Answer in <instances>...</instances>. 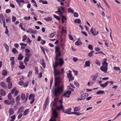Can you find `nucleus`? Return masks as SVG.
<instances>
[{"instance_id": "1", "label": "nucleus", "mask_w": 121, "mask_h": 121, "mask_svg": "<svg viewBox=\"0 0 121 121\" xmlns=\"http://www.w3.org/2000/svg\"><path fill=\"white\" fill-rule=\"evenodd\" d=\"M61 78L59 77L55 78V88L54 89L53 93L54 94L55 96H58L60 95L64 90L63 85L61 84Z\"/></svg>"}, {"instance_id": "2", "label": "nucleus", "mask_w": 121, "mask_h": 121, "mask_svg": "<svg viewBox=\"0 0 121 121\" xmlns=\"http://www.w3.org/2000/svg\"><path fill=\"white\" fill-rule=\"evenodd\" d=\"M55 60V65L53 64V66H54L55 67H57L58 66L62 67L64 64V62L63 60L61 57L59 58H56Z\"/></svg>"}, {"instance_id": "3", "label": "nucleus", "mask_w": 121, "mask_h": 121, "mask_svg": "<svg viewBox=\"0 0 121 121\" xmlns=\"http://www.w3.org/2000/svg\"><path fill=\"white\" fill-rule=\"evenodd\" d=\"M106 60L104 59V62L102 64V65L100 68V70L104 72V73H106L107 72L108 68L107 66L108 64L106 62Z\"/></svg>"}, {"instance_id": "4", "label": "nucleus", "mask_w": 121, "mask_h": 121, "mask_svg": "<svg viewBox=\"0 0 121 121\" xmlns=\"http://www.w3.org/2000/svg\"><path fill=\"white\" fill-rule=\"evenodd\" d=\"M51 109L52 112V117L49 121H56V118L57 117L58 115L56 110V109H53L52 108Z\"/></svg>"}, {"instance_id": "5", "label": "nucleus", "mask_w": 121, "mask_h": 121, "mask_svg": "<svg viewBox=\"0 0 121 121\" xmlns=\"http://www.w3.org/2000/svg\"><path fill=\"white\" fill-rule=\"evenodd\" d=\"M55 52L56 54L55 59L56 58H59L61 55V52L60 51L59 48L57 47H56L55 48Z\"/></svg>"}, {"instance_id": "6", "label": "nucleus", "mask_w": 121, "mask_h": 121, "mask_svg": "<svg viewBox=\"0 0 121 121\" xmlns=\"http://www.w3.org/2000/svg\"><path fill=\"white\" fill-rule=\"evenodd\" d=\"M4 103L5 104L7 105L11 104L12 106L14 105L15 102V101H13V100L9 101L8 100H5L4 101Z\"/></svg>"}, {"instance_id": "7", "label": "nucleus", "mask_w": 121, "mask_h": 121, "mask_svg": "<svg viewBox=\"0 0 121 121\" xmlns=\"http://www.w3.org/2000/svg\"><path fill=\"white\" fill-rule=\"evenodd\" d=\"M26 32L30 33V34H36L37 33V31L36 30H33L31 28H29L28 30L26 31Z\"/></svg>"}, {"instance_id": "8", "label": "nucleus", "mask_w": 121, "mask_h": 121, "mask_svg": "<svg viewBox=\"0 0 121 121\" xmlns=\"http://www.w3.org/2000/svg\"><path fill=\"white\" fill-rule=\"evenodd\" d=\"M90 31L91 33L94 36H96L97 35L99 34V32L97 31L96 32V30L94 29H93V27H92L90 30Z\"/></svg>"}, {"instance_id": "9", "label": "nucleus", "mask_w": 121, "mask_h": 121, "mask_svg": "<svg viewBox=\"0 0 121 121\" xmlns=\"http://www.w3.org/2000/svg\"><path fill=\"white\" fill-rule=\"evenodd\" d=\"M58 7V10L59 11L60 15L63 14L65 12L64 8L62 6H59Z\"/></svg>"}, {"instance_id": "10", "label": "nucleus", "mask_w": 121, "mask_h": 121, "mask_svg": "<svg viewBox=\"0 0 121 121\" xmlns=\"http://www.w3.org/2000/svg\"><path fill=\"white\" fill-rule=\"evenodd\" d=\"M53 67L54 70V75H60L61 74L60 71L59 70H57L56 69V67H55L54 66H53Z\"/></svg>"}, {"instance_id": "11", "label": "nucleus", "mask_w": 121, "mask_h": 121, "mask_svg": "<svg viewBox=\"0 0 121 121\" xmlns=\"http://www.w3.org/2000/svg\"><path fill=\"white\" fill-rule=\"evenodd\" d=\"M60 106H57L56 107V109L58 110L63 109H64L63 108V107L62 105V100L61 99L60 100Z\"/></svg>"}, {"instance_id": "12", "label": "nucleus", "mask_w": 121, "mask_h": 121, "mask_svg": "<svg viewBox=\"0 0 121 121\" xmlns=\"http://www.w3.org/2000/svg\"><path fill=\"white\" fill-rule=\"evenodd\" d=\"M8 99L10 100H13L15 101L14 99L12 97V95L10 93H9L8 95Z\"/></svg>"}, {"instance_id": "13", "label": "nucleus", "mask_w": 121, "mask_h": 121, "mask_svg": "<svg viewBox=\"0 0 121 121\" xmlns=\"http://www.w3.org/2000/svg\"><path fill=\"white\" fill-rule=\"evenodd\" d=\"M68 78H69V81L70 82V81H72L74 79V78L73 77L72 74H69L67 75Z\"/></svg>"}, {"instance_id": "14", "label": "nucleus", "mask_w": 121, "mask_h": 121, "mask_svg": "<svg viewBox=\"0 0 121 121\" xmlns=\"http://www.w3.org/2000/svg\"><path fill=\"white\" fill-rule=\"evenodd\" d=\"M0 94L1 95L4 96L6 94V92L4 90L2 89H1L0 91Z\"/></svg>"}, {"instance_id": "15", "label": "nucleus", "mask_w": 121, "mask_h": 121, "mask_svg": "<svg viewBox=\"0 0 121 121\" xmlns=\"http://www.w3.org/2000/svg\"><path fill=\"white\" fill-rule=\"evenodd\" d=\"M109 82V81H107V82L103 83V84H101L100 85V86L104 88L107 85Z\"/></svg>"}, {"instance_id": "16", "label": "nucleus", "mask_w": 121, "mask_h": 121, "mask_svg": "<svg viewBox=\"0 0 121 121\" xmlns=\"http://www.w3.org/2000/svg\"><path fill=\"white\" fill-rule=\"evenodd\" d=\"M0 85L4 88L5 89L7 87V85L4 82H0Z\"/></svg>"}, {"instance_id": "17", "label": "nucleus", "mask_w": 121, "mask_h": 121, "mask_svg": "<svg viewBox=\"0 0 121 121\" xmlns=\"http://www.w3.org/2000/svg\"><path fill=\"white\" fill-rule=\"evenodd\" d=\"M41 64L42 65L44 68H45V64L44 61V59H42L40 61Z\"/></svg>"}, {"instance_id": "18", "label": "nucleus", "mask_w": 121, "mask_h": 121, "mask_svg": "<svg viewBox=\"0 0 121 121\" xmlns=\"http://www.w3.org/2000/svg\"><path fill=\"white\" fill-rule=\"evenodd\" d=\"M88 94L87 93L83 94L81 95V97L82 98V100H84L86 98V95L88 96Z\"/></svg>"}, {"instance_id": "19", "label": "nucleus", "mask_w": 121, "mask_h": 121, "mask_svg": "<svg viewBox=\"0 0 121 121\" xmlns=\"http://www.w3.org/2000/svg\"><path fill=\"white\" fill-rule=\"evenodd\" d=\"M9 113L10 115H13L14 113V111L12 108H9Z\"/></svg>"}, {"instance_id": "20", "label": "nucleus", "mask_w": 121, "mask_h": 121, "mask_svg": "<svg viewBox=\"0 0 121 121\" xmlns=\"http://www.w3.org/2000/svg\"><path fill=\"white\" fill-rule=\"evenodd\" d=\"M72 110L71 108L67 109L66 110V111L64 112L65 113H66L68 114H70L71 111Z\"/></svg>"}, {"instance_id": "21", "label": "nucleus", "mask_w": 121, "mask_h": 121, "mask_svg": "<svg viewBox=\"0 0 121 121\" xmlns=\"http://www.w3.org/2000/svg\"><path fill=\"white\" fill-rule=\"evenodd\" d=\"M23 56L22 55L21 53H20L18 56V59L20 60H21L23 58Z\"/></svg>"}, {"instance_id": "22", "label": "nucleus", "mask_w": 121, "mask_h": 121, "mask_svg": "<svg viewBox=\"0 0 121 121\" xmlns=\"http://www.w3.org/2000/svg\"><path fill=\"white\" fill-rule=\"evenodd\" d=\"M21 99L22 100H24L26 97V95L24 93H22L21 95Z\"/></svg>"}, {"instance_id": "23", "label": "nucleus", "mask_w": 121, "mask_h": 121, "mask_svg": "<svg viewBox=\"0 0 121 121\" xmlns=\"http://www.w3.org/2000/svg\"><path fill=\"white\" fill-rule=\"evenodd\" d=\"M44 19L47 22H49L52 20V18L51 17H48L47 18L45 17L44 18Z\"/></svg>"}, {"instance_id": "24", "label": "nucleus", "mask_w": 121, "mask_h": 121, "mask_svg": "<svg viewBox=\"0 0 121 121\" xmlns=\"http://www.w3.org/2000/svg\"><path fill=\"white\" fill-rule=\"evenodd\" d=\"M4 45L5 47V48L6 49V52H8L9 51V46L5 43H4Z\"/></svg>"}, {"instance_id": "25", "label": "nucleus", "mask_w": 121, "mask_h": 121, "mask_svg": "<svg viewBox=\"0 0 121 121\" xmlns=\"http://www.w3.org/2000/svg\"><path fill=\"white\" fill-rule=\"evenodd\" d=\"M35 97V96L34 95L30 94L29 95V99L30 100L31 99H34V98Z\"/></svg>"}, {"instance_id": "26", "label": "nucleus", "mask_w": 121, "mask_h": 121, "mask_svg": "<svg viewBox=\"0 0 121 121\" xmlns=\"http://www.w3.org/2000/svg\"><path fill=\"white\" fill-rule=\"evenodd\" d=\"M12 85L13 84L12 82L8 83V89H10L12 87Z\"/></svg>"}, {"instance_id": "27", "label": "nucleus", "mask_w": 121, "mask_h": 121, "mask_svg": "<svg viewBox=\"0 0 121 121\" xmlns=\"http://www.w3.org/2000/svg\"><path fill=\"white\" fill-rule=\"evenodd\" d=\"M75 44L77 45H81L82 44V43L81 41H77L75 42Z\"/></svg>"}, {"instance_id": "28", "label": "nucleus", "mask_w": 121, "mask_h": 121, "mask_svg": "<svg viewBox=\"0 0 121 121\" xmlns=\"http://www.w3.org/2000/svg\"><path fill=\"white\" fill-rule=\"evenodd\" d=\"M29 111V109H26L23 112V116L26 115L28 113Z\"/></svg>"}, {"instance_id": "29", "label": "nucleus", "mask_w": 121, "mask_h": 121, "mask_svg": "<svg viewBox=\"0 0 121 121\" xmlns=\"http://www.w3.org/2000/svg\"><path fill=\"white\" fill-rule=\"evenodd\" d=\"M55 33L54 32L52 33L49 35L48 37L50 38H52L55 36Z\"/></svg>"}, {"instance_id": "30", "label": "nucleus", "mask_w": 121, "mask_h": 121, "mask_svg": "<svg viewBox=\"0 0 121 121\" xmlns=\"http://www.w3.org/2000/svg\"><path fill=\"white\" fill-rule=\"evenodd\" d=\"M95 63L99 66H100L101 65L100 61L97 59L95 61Z\"/></svg>"}, {"instance_id": "31", "label": "nucleus", "mask_w": 121, "mask_h": 121, "mask_svg": "<svg viewBox=\"0 0 121 121\" xmlns=\"http://www.w3.org/2000/svg\"><path fill=\"white\" fill-rule=\"evenodd\" d=\"M90 62L89 61H86L85 62V65L86 67L90 66Z\"/></svg>"}, {"instance_id": "32", "label": "nucleus", "mask_w": 121, "mask_h": 121, "mask_svg": "<svg viewBox=\"0 0 121 121\" xmlns=\"http://www.w3.org/2000/svg\"><path fill=\"white\" fill-rule=\"evenodd\" d=\"M12 51L13 53L15 54H16L17 53V50L15 48H14L13 49Z\"/></svg>"}, {"instance_id": "33", "label": "nucleus", "mask_w": 121, "mask_h": 121, "mask_svg": "<svg viewBox=\"0 0 121 121\" xmlns=\"http://www.w3.org/2000/svg\"><path fill=\"white\" fill-rule=\"evenodd\" d=\"M114 69H115L117 71L119 70V73H121V69L117 67H114Z\"/></svg>"}, {"instance_id": "34", "label": "nucleus", "mask_w": 121, "mask_h": 121, "mask_svg": "<svg viewBox=\"0 0 121 121\" xmlns=\"http://www.w3.org/2000/svg\"><path fill=\"white\" fill-rule=\"evenodd\" d=\"M98 77V75L97 74H96L94 75L92 77V78L93 80H95Z\"/></svg>"}, {"instance_id": "35", "label": "nucleus", "mask_w": 121, "mask_h": 121, "mask_svg": "<svg viewBox=\"0 0 121 121\" xmlns=\"http://www.w3.org/2000/svg\"><path fill=\"white\" fill-rule=\"evenodd\" d=\"M49 98L48 97H47L46 99V101L45 102L44 105H46V106L48 104Z\"/></svg>"}, {"instance_id": "36", "label": "nucleus", "mask_w": 121, "mask_h": 121, "mask_svg": "<svg viewBox=\"0 0 121 121\" xmlns=\"http://www.w3.org/2000/svg\"><path fill=\"white\" fill-rule=\"evenodd\" d=\"M104 91H100L97 92L96 93L97 94H102L104 93Z\"/></svg>"}, {"instance_id": "37", "label": "nucleus", "mask_w": 121, "mask_h": 121, "mask_svg": "<svg viewBox=\"0 0 121 121\" xmlns=\"http://www.w3.org/2000/svg\"><path fill=\"white\" fill-rule=\"evenodd\" d=\"M2 21L3 23V26L4 27H5L6 26V23L5 22V18H4L1 20Z\"/></svg>"}, {"instance_id": "38", "label": "nucleus", "mask_w": 121, "mask_h": 121, "mask_svg": "<svg viewBox=\"0 0 121 121\" xmlns=\"http://www.w3.org/2000/svg\"><path fill=\"white\" fill-rule=\"evenodd\" d=\"M74 22L75 23H79L80 22V20L79 19H77L74 21Z\"/></svg>"}, {"instance_id": "39", "label": "nucleus", "mask_w": 121, "mask_h": 121, "mask_svg": "<svg viewBox=\"0 0 121 121\" xmlns=\"http://www.w3.org/2000/svg\"><path fill=\"white\" fill-rule=\"evenodd\" d=\"M12 120H10V121H13L16 118V116L15 115H14L13 116L11 117Z\"/></svg>"}, {"instance_id": "40", "label": "nucleus", "mask_w": 121, "mask_h": 121, "mask_svg": "<svg viewBox=\"0 0 121 121\" xmlns=\"http://www.w3.org/2000/svg\"><path fill=\"white\" fill-rule=\"evenodd\" d=\"M7 72L6 70H3L2 72V74L3 76L7 74Z\"/></svg>"}, {"instance_id": "41", "label": "nucleus", "mask_w": 121, "mask_h": 121, "mask_svg": "<svg viewBox=\"0 0 121 121\" xmlns=\"http://www.w3.org/2000/svg\"><path fill=\"white\" fill-rule=\"evenodd\" d=\"M19 68L21 69H23L25 68V66L24 65H19Z\"/></svg>"}, {"instance_id": "42", "label": "nucleus", "mask_w": 121, "mask_h": 121, "mask_svg": "<svg viewBox=\"0 0 121 121\" xmlns=\"http://www.w3.org/2000/svg\"><path fill=\"white\" fill-rule=\"evenodd\" d=\"M68 11L69 12L73 13V11L71 8H69L68 9Z\"/></svg>"}, {"instance_id": "43", "label": "nucleus", "mask_w": 121, "mask_h": 121, "mask_svg": "<svg viewBox=\"0 0 121 121\" xmlns=\"http://www.w3.org/2000/svg\"><path fill=\"white\" fill-rule=\"evenodd\" d=\"M53 17L55 18H56L57 20L59 21L60 20V18L59 17L56 15H54Z\"/></svg>"}, {"instance_id": "44", "label": "nucleus", "mask_w": 121, "mask_h": 121, "mask_svg": "<svg viewBox=\"0 0 121 121\" xmlns=\"http://www.w3.org/2000/svg\"><path fill=\"white\" fill-rule=\"evenodd\" d=\"M80 109V108L79 107H76L74 109V111H78Z\"/></svg>"}, {"instance_id": "45", "label": "nucleus", "mask_w": 121, "mask_h": 121, "mask_svg": "<svg viewBox=\"0 0 121 121\" xmlns=\"http://www.w3.org/2000/svg\"><path fill=\"white\" fill-rule=\"evenodd\" d=\"M27 38L26 36V35H24L22 37V41H23L25 40Z\"/></svg>"}, {"instance_id": "46", "label": "nucleus", "mask_w": 121, "mask_h": 121, "mask_svg": "<svg viewBox=\"0 0 121 121\" xmlns=\"http://www.w3.org/2000/svg\"><path fill=\"white\" fill-rule=\"evenodd\" d=\"M6 81L8 83H10V82H12L11 81L10 77H9L7 78Z\"/></svg>"}, {"instance_id": "47", "label": "nucleus", "mask_w": 121, "mask_h": 121, "mask_svg": "<svg viewBox=\"0 0 121 121\" xmlns=\"http://www.w3.org/2000/svg\"><path fill=\"white\" fill-rule=\"evenodd\" d=\"M20 99V95H18L16 98V101L17 102H18L19 101Z\"/></svg>"}, {"instance_id": "48", "label": "nucleus", "mask_w": 121, "mask_h": 121, "mask_svg": "<svg viewBox=\"0 0 121 121\" xmlns=\"http://www.w3.org/2000/svg\"><path fill=\"white\" fill-rule=\"evenodd\" d=\"M22 107H20L18 111V112H22L23 111V110L22 109Z\"/></svg>"}, {"instance_id": "49", "label": "nucleus", "mask_w": 121, "mask_h": 121, "mask_svg": "<svg viewBox=\"0 0 121 121\" xmlns=\"http://www.w3.org/2000/svg\"><path fill=\"white\" fill-rule=\"evenodd\" d=\"M5 27H6V30L4 33L6 34H7L9 32V30L8 29V27L7 26H6Z\"/></svg>"}, {"instance_id": "50", "label": "nucleus", "mask_w": 121, "mask_h": 121, "mask_svg": "<svg viewBox=\"0 0 121 121\" xmlns=\"http://www.w3.org/2000/svg\"><path fill=\"white\" fill-rule=\"evenodd\" d=\"M6 22H9L10 23L11 22L10 17H8L6 19Z\"/></svg>"}, {"instance_id": "51", "label": "nucleus", "mask_w": 121, "mask_h": 121, "mask_svg": "<svg viewBox=\"0 0 121 121\" xmlns=\"http://www.w3.org/2000/svg\"><path fill=\"white\" fill-rule=\"evenodd\" d=\"M88 48L90 50H92L93 49L92 46L91 45H89L88 46Z\"/></svg>"}, {"instance_id": "52", "label": "nucleus", "mask_w": 121, "mask_h": 121, "mask_svg": "<svg viewBox=\"0 0 121 121\" xmlns=\"http://www.w3.org/2000/svg\"><path fill=\"white\" fill-rule=\"evenodd\" d=\"M63 96H65V97H69L70 96L66 92H65L63 95Z\"/></svg>"}, {"instance_id": "53", "label": "nucleus", "mask_w": 121, "mask_h": 121, "mask_svg": "<svg viewBox=\"0 0 121 121\" xmlns=\"http://www.w3.org/2000/svg\"><path fill=\"white\" fill-rule=\"evenodd\" d=\"M32 71L31 70H30L28 74L27 75L28 77H30V76L31 75Z\"/></svg>"}, {"instance_id": "54", "label": "nucleus", "mask_w": 121, "mask_h": 121, "mask_svg": "<svg viewBox=\"0 0 121 121\" xmlns=\"http://www.w3.org/2000/svg\"><path fill=\"white\" fill-rule=\"evenodd\" d=\"M60 16L61 17H62V19H62L63 20H66V18L64 16H63V14H62L61 15H60Z\"/></svg>"}, {"instance_id": "55", "label": "nucleus", "mask_w": 121, "mask_h": 121, "mask_svg": "<svg viewBox=\"0 0 121 121\" xmlns=\"http://www.w3.org/2000/svg\"><path fill=\"white\" fill-rule=\"evenodd\" d=\"M35 73L37 74L38 73V69L37 67H35Z\"/></svg>"}, {"instance_id": "56", "label": "nucleus", "mask_w": 121, "mask_h": 121, "mask_svg": "<svg viewBox=\"0 0 121 121\" xmlns=\"http://www.w3.org/2000/svg\"><path fill=\"white\" fill-rule=\"evenodd\" d=\"M24 19L27 20H30V17L29 16L28 17H24Z\"/></svg>"}, {"instance_id": "57", "label": "nucleus", "mask_w": 121, "mask_h": 121, "mask_svg": "<svg viewBox=\"0 0 121 121\" xmlns=\"http://www.w3.org/2000/svg\"><path fill=\"white\" fill-rule=\"evenodd\" d=\"M40 43L44 45L45 44L46 41L43 40L42 39L41 40V41Z\"/></svg>"}, {"instance_id": "58", "label": "nucleus", "mask_w": 121, "mask_h": 121, "mask_svg": "<svg viewBox=\"0 0 121 121\" xmlns=\"http://www.w3.org/2000/svg\"><path fill=\"white\" fill-rule=\"evenodd\" d=\"M16 18L14 16L12 17V21L13 22H14L16 20Z\"/></svg>"}, {"instance_id": "59", "label": "nucleus", "mask_w": 121, "mask_h": 121, "mask_svg": "<svg viewBox=\"0 0 121 121\" xmlns=\"http://www.w3.org/2000/svg\"><path fill=\"white\" fill-rule=\"evenodd\" d=\"M16 88L15 87L11 91V93L13 94L15 91L16 90Z\"/></svg>"}, {"instance_id": "60", "label": "nucleus", "mask_w": 121, "mask_h": 121, "mask_svg": "<svg viewBox=\"0 0 121 121\" xmlns=\"http://www.w3.org/2000/svg\"><path fill=\"white\" fill-rule=\"evenodd\" d=\"M19 27L21 28L22 30H24V31H25L26 30L25 29L23 28L22 26V25H21V24H20L19 25Z\"/></svg>"}, {"instance_id": "61", "label": "nucleus", "mask_w": 121, "mask_h": 121, "mask_svg": "<svg viewBox=\"0 0 121 121\" xmlns=\"http://www.w3.org/2000/svg\"><path fill=\"white\" fill-rule=\"evenodd\" d=\"M26 57L29 58L31 55V54L30 53H26Z\"/></svg>"}, {"instance_id": "62", "label": "nucleus", "mask_w": 121, "mask_h": 121, "mask_svg": "<svg viewBox=\"0 0 121 121\" xmlns=\"http://www.w3.org/2000/svg\"><path fill=\"white\" fill-rule=\"evenodd\" d=\"M81 32L82 34L84 35L85 36H87V34L85 32H84V31H82Z\"/></svg>"}, {"instance_id": "63", "label": "nucleus", "mask_w": 121, "mask_h": 121, "mask_svg": "<svg viewBox=\"0 0 121 121\" xmlns=\"http://www.w3.org/2000/svg\"><path fill=\"white\" fill-rule=\"evenodd\" d=\"M78 16V14L76 12H74V16L76 17H77Z\"/></svg>"}, {"instance_id": "64", "label": "nucleus", "mask_w": 121, "mask_h": 121, "mask_svg": "<svg viewBox=\"0 0 121 121\" xmlns=\"http://www.w3.org/2000/svg\"><path fill=\"white\" fill-rule=\"evenodd\" d=\"M11 11V10L9 9H7L5 12L6 13H9Z\"/></svg>"}]
</instances>
